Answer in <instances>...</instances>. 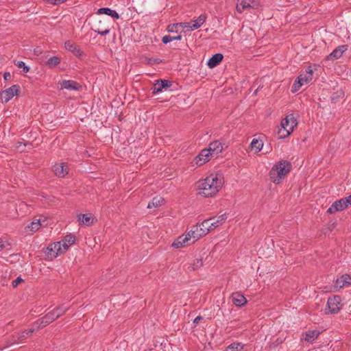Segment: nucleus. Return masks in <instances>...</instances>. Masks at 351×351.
Segmentation results:
<instances>
[{
    "mask_svg": "<svg viewBox=\"0 0 351 351\" xmlns=\"http://www.w3.org/2000/svg\"><path fill=\"white\" fill-rule=\"evenodd\" d=\"M223 184L222 174L213 173L206 179L198 181L195 184V189L197 195H202L204 197H210L217 194Z\"/></svg>",
    "mask_w": 351,
    "mask_h": 351,
    "instance_id": "obj_1",
    "label": "nucleus"
},
{
    "mask_svg": "<svg viewBox=\"0 0 351 351\" xmlns=\"http://www.w3.org/2000/svg\"><path fill=\"white\" fill-rule=\"evenodd\" d=\"M291 167V164L286 160H282L276 164L269 172L271 181L275 184L281 182L289 173Z\"/></svg>",
    "mask_w": 351,
    "mask_h": 351,
    "instance_id": "obj_2",
    "label": "nucleus"
},
{
    "mask_svg": "<svg viewBox=\"0 0 351 351\" xmlns=\"http://www.w3.org/2000/svg\"><path fill=\"white\" fill-rule=\"evenodd\" d=\"M297 125V121L293 114L287 115L282 120L280 128L278 129V135L279 138H284L289 136Z\"/></svg>",
    "mask_w": 351,
    "mask_h": 351,
    "instance_id": "obj_3",
    "label": "nucleus"
},
{
    "mask_svg": "<svg viewBox=\"0 0 351 351\" xmlns=\"http://www.w3.org/2000/svg\"><path fill=\"white\" fill-rule=\"evenodd\" d=\"M313 69L308 66L304 73H301L292 86V92H297L302 86L308 84L313 80Z\"/></svg>",
    "mask_w": 351,
    "mask_h": 351,
    "instance_id": "obj_4",
    "label": "nucleus"
},
{
    "mask_svg": "<svg viewBox=\"0 0 351 351\" xmlns=\"http://www.w3.org/2000/svg\"><path fill=\"white\" fill-rule=\"evenodd\" d=\"M341 308V298L339 295H335L328 298L324 313L326 315L337 314Z\"/></svg>",
    "mask_w": 351,
    "mask_h": 351,
    "instance_id": "obj_5",
    "label": "nucleus"
},
{
    "mask_svg": "<svg viewBox=\"0 0 351 351\" xmlns=\"http://www.w3.org/2000/svg\"><path fill=\"white\" fill-rule=\"evenodd\" d=\"M63 254L60 245L57 242L49 244L45 249V260H53Z\"/></svg>",
    "mask_w": 351,
    "mask_h": 351,
    "instance_id": "obj_6",
    "label": "nucleus"
},
{
    "mask_svg": "<svg viewBox=\"0 0 351 351\" xmlns=\"http://www.w3.org/2000/svg\"><path fill=\"white\" fill-rule=\"evenodd\" d=\"M259 5V2L256 0H238L237 3L236 9L239 13L249 9L257 8Z\"/></svg>",
    "mask_w": 351,
    "mask_h": 351,
    "instance_id": "obj_7",
    "label": "nucleus"
},
{
    "mask_svg": "<svg viewBox=\"0 0 351 351\" xmlns=\"http://www.w3.org/2000/svg\"><path fill=\"white\" fill-rule=\"evenodd\" d=\"M351 205V199H339L335 202L332 206L327 210L328 214H332L338 211L343 210Z\"/></svg>",
    "mask_w": 351,
    "mask_h": 351,
    "instance_id": "obj_8",
    "label": "nucleus"
},
{
    "mask_svg": "<svg viewBox=\"0 0 351 351\" xmlns=\"http://www.w3.org/2000/svg\"><path fill=\"white\" fill-rule=\"evenodd\" d=\"M94 29L100 35H106L110 32V21L107 18L99 19L94 25Z\"/></svg>",
    "mask_w": 351,
    "mask_h": 351,
    "instance_id": "obj_9",
    "label": "nucleus"
},
{
    "mask_svg": "<svg viewBox=\"0 0 351 351\" xmlns=\"http://www.w3.org/2000/svg\"><path fill=\"white\" fill-rule=\"evenodd\" d=\"M350 286H351V275L343 274L334 282L333 289L334 291H337Z\"/></svg>",
    "mask_w": 351,
    "mask_h": 351,
    "instance_id": "obj_10",
    "label": "nucleus"
},
{
    "mask_svg": "<svg viewBox=\"0 0 351 351\" xmlns=\"http://www.w3.org/2000/svg\"><path fill=\"white\" fill-rule=\"evenodd\" d=\"M19 86L13 85L9 88L0 93V101L2 103L8 102L14 95H17Z\"/></svg>",
    "mask_w": 351,
    "mask_h": 351,
    "instance_id": "obj_11",
    "label": "nucleus"
},
{
    "mask_svg": "<svg viewBox=\"0 0 351 351\" xmlns=\"http://www.w3.org/2000/svg\"><path fill=\"white\" fill-rule=\"evenodd\" d=\"M76 238L72 234H69L64 236L62 239L58 241L57 243L60 245V249L63 253L66 252L70 246L74 245Z\"/></svg>",
    "mask_w": 351,
    "mask_h": 351,
    "instance_id": "obj_12",
    "label": "nucleus"
},
{
    "mask_svg": "<svg viewBox=\"0 0 351 351\" xmlns=\"http://www.w3.org/2000/svg\"><path fill=\"white\" fill-rule=\"evenodd\" d=\"M53 171L59 178H64L69 172V168L66 163L61 162L56 164L53 167Z\"/></svg>",
    "mask_w": 351,
    "mask_h": 351,
    "instance_id": "obj_13",
    "label": "nucleus"
},
{
    "mask_svg": "<svg viewBox=\"0 0 351 351\" xmlns=\"http://www.w3.org/2000/svg\"><path fill=\"white\" fill-rule=\"evenodd\" d=\"M171 85V82L169 80H160L157 81L153 86V93L157 94L167 90Z\"/></svg>",
    "mask_w": 351,
    "mask_h": 351,
    "instance_id": "obj_14",
    "label": "nucleus"
},
{
    "mask_svg": "<svg viewBox=\"0 0 351 351\" xmlns=\"http://www.w3.org/2000/svg\"><path fill=\"white\" fill-rule=\"evenodd\" d=\"M347 45H340L337 47L335 50H333V51L326 57V60L332 61L338 60L342 56L343 53L347 51Z\"/></svg>",
    "mask_w": 351,
    "mask_h": 351,
    "instance_id": "obj_15",
    "label": "nucleus"
},
{
    "mask_svg": "<svg viewBox=\"0 0 351 351\" xmlns=\"http://www.w3.org/2000/svg\"><path fill=\"white\" fill-rule=\"evenodd\" d=\"M227 218H228V214L226 213H225L222 215H220L215 218H211L212 220H214L213 222H211L210 224H208L209 228H210L211 231H213L218 227L222 226L226 221Z\"/></svg>",
    "mask_w": 351,
    "mask_h": 351,
    "instance_id": "obj_16",
    "label": "nucleus"
},
{
    "mask_svg": "<svg viewBox=\"0 0 351 351\" xmlns=\"http://www.w3.org/2000/svg\"><path fill=\"white\" fill-rule=\"evenodd\" d=\"M189 236V234H186V233L179 236L172 243V247L174 248L186 247L190 241L189 237H188Z\"/></svg>",
    "mask_w": 351,
    "mask_h": 351,
    "instance_id": "obj_17",
    "label": "nucleus"
},
{
    "mask_svg": "<svg viewBox=\"0 0 351 351\" xmlns=\"http://www.w3.org/2000/svg\"><path fill=\"white\" fill-rule=\"evenodd\" d=\"M214 158L208 149H203L196 158V164L199 166L204 165L210 158Z\"/></svg>",
    "mask_w": 351,
    "mask_h": 351,
    "instance_id": "obj_18",
    "label": "nucleus"
},
{
    "mask_svg": "<svg viewBox=\"0 0 351 351\" xmlns=\"http://www.w3.org/2000/svg\"><path fill=\"white\" fill-rule=\"evenodd\" d=\"M63 313L64 311L60 308H56L50 310L47 313V315H45V324L52 322L53 320L60 317Z\"/></svg>",
    "mask_w": 351,
    "mask_h": 351,
    "instance_id": "obj_19",
    "label": "nucleus"
},
{
    "mask_svg": "<svg viewBox=\"0 0 351 351\" xmlns=\"http://www.w3.org/2000/svg\"><path fill=\"white\" fill-rule=\"evenodd\" d=\"M95 218L91 214H80L77 215V221L81 226H89L93 224Z\"/></svg>",
    "mask_w": 351,
    "mask_h": 351,
    "instance_id": "obj_20",
    "label": "nucleus"
},
{
    "mask_svg": "<svg viewBox=\"0 0 351 351\" xmlns=\"http://www.w3.org/2000/svg\"><path fill=\"white\" fill-rule=\"evenodd\" d=\"M207 149L212 154V156L215 158L217 157L222 152L223 147L221 143L218 141H215L210 143Z\"/></svg>",
    "mask_w": 351,
    "mask_h": 351,
    "instance_id": "obj_21",
    "label": "nucleus"
},
{
    "mask_svg": "<svg viewBox=\"0 0 351 351\" xmlns=\"http://www.w3.org/2000/svg\"><path fill=\"white\" fill-rule=\"evenodd\" d=\"M232 302L236 306H242L247 303V300L245 296L239 292H236L232 294Z\"/></svg>",
    "mask_w": 351,
    "mask_h": 351,
    "instance_id": "obj_22",
    "label": "nucleus"
},
{
    "mask_svg": "<svg viewBox=\"0 0 351 351\" xmlns=\"http://www.w3.org/2000/svg\"><path fill=\"white\" fill-rule=\"evenodd\" d=\"M211 220L212 219L209 218L196 225L198 226V232H200V235H202V237L208 234L210 232H212L208 226V222Z\"/></svg>",
    "mask_w": 351,
    "mask_h": 351,
    "instance_id": "obj_23",
    "label": "nucleus"
},
{
    "mask_svg": "<svg viewBox=\"0 0 351 351\" xmlns=\"http://www.w3.org/2000/svg\"><path fill=\"white\" fill-rule=\"evenodd\" d=\"M206 14H201L197 19L191 21L190 22L191 25L190 26V31H193L200 27L206 22Z\"/></svg>",
    "mask_w": 351,
    "mask_h": 351,
    "instance_id": "obj_24",
    "label": "nucleus"
},
{
    "mask_svg": "<svg viewBox=\"0 0 351 351\" xmlns=\"http://www.w3.org/2000/svg\"><path fill=\"white\" fill-rule=\"evenodd\" d=\"M45 58H47V60L45 61V66H47L49 69H53L58 66L62 60V58L60 56H54L48 57L45 56Z\"/></svg>",
    "mask_w": 351,
    "mask_h": 351,
    "instance_id": "obj_25",
    "label": "nucleus"
},
{
    "mask_svg": "<svg viewBox=\"0 0 351 351\" xmlns=\"http://www.w3.org/2000/svg\"><path fill=\"white\" fill-rule=\"evenodd\" d=\"M40 220L36 219L25 227V232L28 234H33L40 228Z\"/></svg>",
    "mask_w": 351,
    "mask_h": 351,
    "instance_id": "obj_26",
    "label": "nucleus"
},
{
    "mask_svg": "<svg viewBox=\"0 0 351 351\" xmlns=\"http://www.w3.org/2000/svg\"><path fill=\"white\" fill-rule=\"evenodd\" d=\"M62 88L67 90H79L81 89L82 86L73 80H64L61 84Z\"/></svg>",
    "mask_w": 351,
    "mask_h": 351,
    "instance_id": "obj_27",
    "label": "nucleus"
},
{
    "mask_svg": "<svg viewBox=\"0 0 351 351\" xmlns=\"http://www.w3.org/2000/svg\"><path fill=\"white\" fill-rule=\"evenodd\" d=\"M198 231V226L195 225L192 226L191 230L186 233V234H189L188 237H189L190 241L192 240L193 243L202 237V235H200V232Z\"/></svg>",
    "mask_w": 351,
    "mask_h": 351,
    "instance_id": "obj_28",
    "label": "nucleus"
},
{
    "mask_svg": "<svg viewBox=\"0 0 351 351\" xmlns=\"http://www.w3.org/2000/svg\"><path fill=\"white\" fill-rule=\"evenodd\" d=\"M319 332L317 330H309L302 334V339L308 342L314 341L319 336Z\"/></svg>",
    "mask_w": 351,
    "mask_h": 351,
    "instance_id": "obj_29",
    "label": "nucleus"
},
{
    "mask_svg": "<svg viewBox=\"0 0 351 351\" xmlns=\"http://www.w3.org/2000/svg\"><path fill=\"white\" fill-rule=\"evenodd\" d=\"M223 60V55L216 53L208 61L207 65L209 68L213 69L217 66Z\"/></svg>",
    "mask_w": 351,
    "mask_h": 351,
    "instance_id": "obj_30",
    "label": "nucleus"
},
{
    "mask_svg": "<svg viewBox=\"0 0 351 351\" xmlns=\"http://www.w3.org/2000/svg\"><path fill=\"white\" fill-rule=\"evenodd\" d=\"M97 14H106V15L111 16L112 18H113L114 19H118L119 18V14L115 10H111L110 8H99L97 11Z\"/></svg>",
    "mask_w": 351,
    "mask_h": 351,
    "instance_id": "obj_31",
    "label": "nucleus"
},
{
    "mask_svg": "<svg viewBox=\"0 0 351 351\" xmlns=\"http://www.w3.org/2000/svg\"><path fill=\"white\" fill-rule=\"evenodd\" d=\"M65 47L66 49L73 52L77 56H80L82 54V52L78 48L77 45L71 41L66 42Z\"/></svg>",
    "mask_w": 351,
    "mask_h": 351,
    "instance_id": "obj_32",
    "label": "nucleus"
},
{
    "mask_svg": "<svg viewBox=\"0 0 351 351\" xmlns=\"http://www.w3.org/2000/svg\"><path fill=\"white\" fill-rule=\"evenodd\" d=\"M263 147V142L261 140L254 138L250 144L251 150L254 153L259 152Z\"/></svg>",
    "mask_w": 351,
    "mask_h": 351,
    "instance_id": "obj_33",
    "label": "nucleus"
},
{
    "mask_svg": "<svg viewBox=\"0 0 351 351\" xmlns=\"http://www.w3.org/2000/svg\"><path fill=\"white\" fill-rule=\"evenodd\" d=\"M34 330H35L34 329L31 328L29 330H25V331H23L21 333L17 334V335L16 337L14 336V337L15 338L14 341L15 342L21 341L23 339L27 338L32 332H34Z\"/></svg>",
    "mask_w": 351,
    "mask_h": 351,
    "instance_id": "obj_34",
    "label": "nucleus"
},
{
    "mask_svg": "<svg viewBox=\"0 0 351 351\" xmlns=\"http://www.w3.org/2000/svg\"><path fill=\"white\" fill-rule=\"evenodd\" d=\"M244 348V346L238 342L233 343L228 346L225 351H242Z\"/></svg>",
    "mask_w": 351,
    "mask_h": 351,
    "instance_id": "obj_35",
    "label": "nucleus"
},
{
    "mask_svg": "<svg viewBox=\"0 0 351 351\" xmlns=\"http://www.w3.org/2000/svg\"><path fill=\"white\" fill-rule=\"evenodd\" d=\"M164 200V199H153V200L148 204L147 208H152L153 207L156 208L158 206H160L165 203Z\"/></svg>",
    "mask_w": 351,
    "mask_h": 351,
    "instance_id": "obj_36",
    "label": "nucleus"
},
{
    "mask_svg": "<svg viewBox=\"0 0 351 351\" xmlns=\"http://www.w3.org/2000/svg\"><path fill=\"white\" fill-rule=\"evenodd\" d=\"M203 265V261L202 258H196L193 260V263L191 264V266L189 267L191 270H195L200 268Z\"/></svg>",
    "mask_w": 351,
    "mask_h": 351,
    "instance_id": "obj_37",
    "label": "nucleus"
},
{
    "mask_svg": "<svg viewBox=\"0 0 351 351\" xmlns=\"http://www.w3.org/2000/svg\"><path fill=\"white\" fill-rule=\"evenodd\" d=\"M181 38H182V36L180 35L177 36H171L169 35H167V36H165L162 37V40L163 43L167 44L173 40H181Z\"/></svg>",
    "mask_w": 351,
    "mask_h": 351,
    "instance_id": "obj_38",
    "label": "nucleus"
},
{
    "mask_svg": "<svg viewBox=\"0 0 351 351\" xmlns=\"http://www.w3.org/2000/svg\"><path fill=\"white\" fill-rule=\"evenodd\" d=\"M16 65L19 67V68H21L23 69V71L25 72V73H27L29 71V69L28 66H27L25 64V62H23V61H18L16 63Z\"/></svg>",
    "mask_w": 351,
    "mask_h": 351,
    "instance_id": "obj_39",
    "label": "nucleus"
},
{
    "mask_svg": "<svg viewBox=\"0 0 351 351\" xmlns=\"http://www.w3.org/2000/svg\"><path fill=\"white\" fill-rule=\"evenodd\" d=\"M178 27H179L178 23L171 24L167 27V30L170 32H177Z\"/></svg>",
    "mask_w": 351,
    "mask_h": 351,
    "instance_id": "obj_40",
    "label": "nucleus"
},
{
    "mask_svg": "<svg viewBox=\"0 0 351 351\" xmlns=\"http://www.w3.org/2000/svg\"><path fill=\"white\" fill-rule=\"evenodd\" d=\"M26 145L25 144H23L21 142H18L16 143V145H15V148L16 149H17L19 152H24L25 151V147Z\"/></svg>",
    "mask_w": 351,
    "mask_h": 351,
    "instance_id": "obj_41",
    "label": "nucleus"
},
{
    "mask_svg": "<svg viewBox=\"0 0 351 351\" xmlns=\"http://www.w3.org/2000/svg\"><path fill=\"white\" fill-rule=\"evenodd\" d=\"M22 282H23V280L21 277H18L12 281V285L14 288H15Z\"/></svg>",
    "mask_w": 351,
    "mask_h": 351,
    "instance_id": "obj_42",
    "label": "nucleus"
},
{
    "mask_svg": "<svg viewBox=\"0 0 351 351\" xmlns=\"http://www.w3.org/2000/svg\"><path fill=\"white\" fill-rule=\"evenodd\" d=\"M178 24V27H180L182 29H186V30L190 31V26H191L190 23H180Z\"/></svg>",
    "mask_w": 351,
    "mask_h": 351,
    "instance_id": "obj_43",
    "label": "nucleus"
},
{
    "mask_svg": "<svg viewBox=\"0 0 351 351\" xmlns=\"http://www.w3.org/2000/svg\"><path fill=\"white\" fill-rule=\"evenodd\" d=\"M3 77L5 80H9L11 78V74L10 73H5Z\"/></svg>",
    "mask_w": 351,
    "mask_h": 351,
    "instance_id": "obj_44",
    "label": "nucleus"
},
{
    "mask_svg": "<svg viewBox=\"0 0 351 351\" xmlns=\"http://www.w3.org/2000/svg\"><path fill=\"white\" fill-rule=\"evenodd\" d=\"M202 319V317L201 316H197L195 317L193 320V323L195 324H197Z\"/></svg>",
    "mask_w": 351,
    "mask_h": 351,
    "instance_id": "obj_45",
    "label": "nucleus"
},
{
    "mask_svg": "<svg viewBox=\"0 0 351 351\" xmlns=\"http://www.w3.org/2000/svg\"><path fill=\"white\" fill-rule=\"evenodd\" d=\"M5 247V244L2 240V239L0 238V251L2 250Z\"/></svg>",
    "mask_w": 351,
    "mask_h": 351,
    "instance_id": "obj_46",
    "label": "nucleus"
},
{
    "mask_svg": "<svg viewBox=\"0 0 351 351\" xmlns=\"http://www.w3.org/2000/svg\"><path fill=\"white\" fill-rule=\"evenodd\" d=\"M45 2H48L51 4H58L56 0H45Z\"/></svg>",
    "mask_w": 351,
    "mask_h": 351,
    "instance_id": "obj_47",
    "label": "nucleus"
},
{
    "mask_svg": "<svg viewBox=\"0 0 351 351\" xmlns=\"http://www.w3.org/2000/svg\"><path fill=\"white\" fill-rule=\"evenodd\" d=\"M58 4L64 3L66 0H56Z\"/></svg>",
    "mask_w": 351,
    "mask_h": 351,
    "instance_id": "obj_48",
    "label": "nucleus"
},
{
    "mask_svg": "<svg viewBox=\"0 0 351 351\" xmlns=\"http://www.w3.org/2000/svg\"><path fill=\"white\" fill-rule=\"evenodd\" d=\"M35 53H41V51L40 49H35L34 50Z\"/></svg>",
    "mask_w": 351,
    "mask_h": 351,
    "instance_id": "obj_49",
    "label": "nucleus"
},
{
    "mask_svg": "<svg viewBox=\"0 0 351 351\" xmlns=\"http://www.w3.org/2000/svg\"><path fill=\"white\" fill-rule=\"evenodd\" d=\"M43 318L39 319V320H43ZM43 323V321H41L40 324Z\"/></svg>",
    "mask_w": 351,
    "mask_h": 351,
    "instance_id": "obj_50",
    "label": "nucleus"
},
{
    "mask_svg": "<svg viewBox=\"0 0 351 351\" xmlns=\"http://www.w3.org/2000/svg\"><path fill=\"white\" fill-rule=\"evenodd\" d=\"M348 197H351V195Z\"/></svg>",
    "mask_w": 351,
    "mask_h": 351,
    "instance_id": "obj_51",
    "label": "nucleus"
}]
</instances>
